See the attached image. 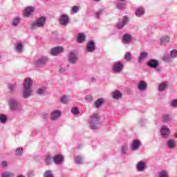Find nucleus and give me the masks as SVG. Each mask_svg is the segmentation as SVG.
<instances>
[{
    "label": "nucleus",
    "mask_w": 177,
    "mask_h": 177,
    "mask_svg": "<svg viewBox=\"0 0 177 177\" xmlns=\"http://www.w3.org/2000/svg\"><path fill=\"white\" fill-rule=\"evenodd\" d=\"M48 62L49 58L48 57H41L35 61V66L36 67H45Z\"/></svg>",
    "instance_id": "39448f33"
},
{
    "label": "nucleus",
    "mask_w": 177,
    "mask_h": 177,
    "mask_svg": "<svg viewBox=\"0 0 177 177\" xmlns=\"http://www.w3.org/2000/svg\"><path fill=\"white\" fill-rule=\"evenodd\" d=\"M85 41V35L84 33H79L77 35V42L82 44Z\"/></svg>",
    "instance_id": "473e14b6"
},
{
    "label": "nucleus",
    "mask_w": 177,
    "mask_h": 177,
    "mask_svg": "<svg viewBox=\"0 0 177 177\" xmlns=\"http://www.w3.org/2000/svg\"><path fill=\"white\" fill-rule=\"evenodd\" d=\"M85 99L87 102H92L93 100V97L91 95L86 96Z\"/></svg>",
    "instance_id": "8fccbe9b"
},
{
    "label": "nucleus",
    "mask_w": 177,
    "mask_h": 177,
    "mask_svg": "<svg viewBox=\"0 0 177 177\" xmlns=\"http://www.w3.org/2000/svg\"><path fill=\"white\" fill-rule=\"evenodd\" d=\"M122 42L124 45H129L132 42V35L128 33L124 34L122 37Z\"/></svg>",
    "instance_id": "9b49d317"
},
{
    "label": "nucleus",
    "mask_w": 177,
    "mask_h": 177,
    "mask_svg": "<svg viewBox=\"0 0 177 177\" xmlns=\"http://www.w3.org/2000/svg\"><path fill=\"white\" fill-rule=\"evenodd\" d=\"M64 71H66V69H64V68H60L59 70V73H64Z\"/></svg>",
    "instance_id": "5fc2aeb1"
},
{
    "label": "nucleus",
    "mask_w": 177,
    "mask_h": 177,
    "mask_svg": "<svg viewBox=\"0 0 177 177\" xmlns=\"http://www.w3.org/2000/svg\"><path fill=\"white\" fill-rule=\"evenodd\" d=\"M53 162L55 165H62L64 162V156L61 154L55 155L53 157Z\"/></svg>",
    "instance_id": "0eeeda50"
},
{
    "label": "nucleus",
    "mask_w": 177,
    "mask_h": 177,
    "mask_svg": "<svg viewBox=\"0 0 177 177\" xmlns=\"http://www.w3.org/2000/svg\"><path fill=\"white\" fill-rule=\"evenodd\" d=\"M140 146H142V142H140V140H135L131 144V150L133 151H136V150H139Z\"/></svg>",
    "instance_id": "dca6fc26"
},
{
    "label": "nucleus",
    "mask_w": 177,
    "mask_h": 177,
    "mask_svg": "<svg viewBox=\"0 0 177 177\" xmlns=\"http://www.w3.org/2000/svg\"><path fill=\"white\" fill-rule=\"evenodd\" d=\"M61 103H63V104H67L68 103H70V99L67 95H63L60 98Z\"/></svg>",
    "instance_id": "2f4dec72"
},
{
    "label": "nucleus",
    "mask_w": 177,
    "mask_h": 177,
    "mask_svg": "<svg viewBox=\"0 0 177 177\" xmlns=\"http://www.w3.org/2000/svg\"><path fill=\"white\" fill-rule=\"evenodd\" d=\"M128 21H129V19L128 18V16L124 15L123 17V19L122 21H120L117 25L116 27L118 30H122L123 27H125V26L128 24Z\"/></svg>",
    "instance_id": "f8f14e48"
},
{
    "label": "nucleus",
    "mask_w": 177,
    "mask_h": 177,
    "mask_svg": "<svg viewBox=\"0 0 177 177\" xmlns=\"http://www.w3.org/2000/svg\"><path fill=\"white\" fill-rule=\"evenodd\" d=\"M145 168H146V163H145L143 161L138 162V163L136 165V169L139 172H143Z\"/></svg>",
    "instance_id": "5701e85b"
},
{
    "label": "nucleus",
    "mask_w": 177,
    "mask_h": 177,
    "mask_svg": "<svg viewBox=\"0 0 177 177\" xmlns=\"http://www.w3.org/2000/svg\"><path fill=\"white\" fill-rule=\"evenodd\" d=\"M23 177H25V176H23Z\"/></svg>",
    "instance_id": "052dcab7"
},
{
    "label": "nucleus",
    "mask_w": 177,
    "mask_h": 177,
    "mask_svg": "<svg viewBox=\"0 0 177 177\" xmlns=\"http://www.w3.org/2000/svg\"><path fill=\"white\" fill-rule=\"evenodd\" d=\"M1 58V55H0V59Z\"/></svg>",
    "instance_id": "bf43d9fd"
},
{
    "label": "nucleus",
    "mask_w": 177,
    "mask_h": 177,
    "mask_svg": "<svg viewBox=\"0 0 177 177\" xmlns=\"http://www.w3.org/2000/svg\"><path fill=\"white\" fill-rule=\"evenodd\" d=\"M8 106L12 111H19L21 110V102H19L16 98L11 97L8 100Z\"/></svg>",
    "instance_id": "7ed1b4c3"
},
{
    "label": "nucleus",
    "mask_w": 177,
    "mask_h": 177,
    "mask_svg": "<svg viewBox=\"0 0 177 177\" xmlns=\"http://www.w3.org/2000/svg\"><path fill=\"white\" fill-rule=\"evenodd\" d=\"M44 162L46 165H52L53 162V157L52 155L48 153L44 156Z\"/></svg>",
    "instance_id": "4be33fe9"
},
{
    "label": "nucleus",
    "mask_w": 177,
    "mask_h": 177,
    "mask_svg": "<svg viewBox=\"0 0 177 177\" xmlns=\"http://www.w3.org/2000/svg\"><path fill=\"white\" fill-rule=\"evenodd\" d=\"M68 60L69 63H71V64H75L78 60V57L74 51H71L68 57Z\"/></svg>",
    "instance_id": "ddd939ff"
},
{
    "label": "nucleus",
    "mask_w": 177,
    "mask_h": 177,
    "mask_svg": "<svg viewBox=\"0 0 177 177\" xmlns=\"http://www.w3.org/2000/svg\"><path fill=\"white\" fill-rule=\"evenodd\" d=\"M167 146L168 149H175L176 147V142L174 140H169L167 141Z\"/></svg>",
    "instance_id": "393cba45"
},
{
    "label": "nucleus",
    "mask_w": 177,
    "mask_h": 177,
    "mask_svg": "<svg viewBox=\"0 0 177 177\" xmlns=\"http://www.w3.org/2000/svg\"><path fill=\"white\" fill-rule=\"evenodd\" d=\"M103 12H104V10H103V9H100L98 11L96 12L95 16H96L97 19H100V16H102V15H103Z\"/></svg>",
    "instance_id": "37998d69"
},
{
    "label": "nucleus",
    "mask_w": 177,
    "mask_h": 177,
    "mask_svg": "<svg viewBox=\"0 0 177 177\" xmlns=\"http://www.w3.org/2000/svg\"><path fill=\"white\" fill-rule=\"evenodd\" d=\"M27 176L28 177H33L34 176V171L32 170H29L27 173Z\"/></svg>",
    "instance_id": "09e8293b"
},
{
    "label": "nucleus",
    "mask_w": 177,
    "mask_h": 177,
    "mask_svg": "<svg viewBox=\"0 0 177 177\" xmlns=\"http://www.w3.org/2000/svg\"><path fill=\"white\" fill-rule=\"evenodd\" d=\"M37 95L44 96L46 93V86H41L36 90Z\"/></svg>",
    "instance_id": "b1692460"
},
{
    "label": "nucleus",
    "mask_w": 177,
    "mask_h": 177,
    "mask_svg": "<svg viewBox=\"0 0 177 177\" xmlns=\"http://www.w3.org/2000/svg\"><path fill=\"white\" fill-rule=\"evenodd\" d=\"M95 2H100L101 0H94Z\"/></svg>",
    "instance_id": "4d7b16f0"
},
{
    "label": "nucleus",
    "mask_w": 177,
    "mask_h": 177,
    "mask_svg": "<svg viewBox=\"0 0 177 177\" xmlns=\"http://www.w3.org/2000/svg\"><path fill=\"white\" fill-rule=\"evenodd\" d=\"M171 41V39L168 36H163L160 38V45H165Z\"/></svg>",
    "instance_id": "c85d7f7f"
},
{
    "label": "nucleus",
    "mask_w": 177,
    "mask_h": 177,
    "mask_svg": "<svg viewBox=\"0 0 177 177\" xmlns=\"http://www.w3.org/2000/svg\"><path fill=\"white\" fill-rule=\"evenodd\" d=\"M112 70L118 74L122 72V70H124V64L120 62H115L112 66Z\"/></svg>",
    "instance_id": "423d86ee"
},
{
    "label": "nucleus",
    "mask_w": 177,
    "mask_h": 177,
    "mask_svg": "<svg viewBox=\"0 0 177 177\" xmlns=\"http://www.w3.org/2000/svg\"><path fill=\"white\" fill-rule=\"evenodd\" d=\"M23 151V148L18 147L15 151L16 156H21V152Z\"/></svg>",
    "instance_id": "a18cd8bd"
},
{
    "label": "nucleus",
    "mask_w": 177,
    "mask_h": 177,
    "mask_svg": "<svg viewBox=\"0 0 177 177\" xmlns=\"http://www.w3.org/2000/svg\"><path fill=\"white\" fill-rule=\"evenodd\" d=\"M16 174L10 171H4L1 174V177H15Z\"/></svg>",
    "instance_id": "c756f323"
},
{
    "label": "nucleus",
    "mask_w": 177,
    "mask_h": 177,
    "mask_svg": "<svg viewBox=\"0 0 177 177\" xmlns=\"http://www.w3.org/2000/svg\"><path fill=\"white\" fill-rule=\"evenodd\" d=\"M71 113L73 114H75V115H77V114H80V111L78 110V109L77 107H73L71 109Z\"/></svg>",
    "instance_id": "c03bdc74"
},
{
    "label": "nucleus",
    "mask_w": 177,
    "mask_h": 177,
    "mask_svg": "<svg viewBox=\"0 0 177 177\" xmlns=\"http://www.w3.org/2000/svg\"><path fill=\"white\" fill-rule=\"evenodd\" d=\"M158 177H169V176L167 171L162 170L158 172Z\"/></svg>",
    "instance_id": "f704fd0d"
},
{
    "label": "nucleus",
    "mask_w": 177,
    "mask_h": 177,
    "mask_svg": "<svg viewBox=\"0 0 177 177\" xmlns=\"http://www.w3.org/2000/svg\"><path fill=\"white\" fill-rule=\"evenodd\" d=\"M124 59L127 60V62H129L131 59H132V54L129 52H127L124 55Z\"/></svg>",
    "instance_id": "a19ab883"
},
{
    "label": "nucleus",
    "mask_w": 177,
    "mask_h": 177,
    "mask_svg": "<svg viewBox=\"0 0 177 177\" xmlns=\"http://www.w3.org/2000/svg\"><path fill=\"white\" fill-rule=\"evenodd\" d=\"M168 86H169L168 82H162L159 85V87H158L159 92H164L165 89L168 88Z\"/></svg>",
    "instance_id": "a878e982"
},
{
    "label": "nucleus",
    "mask_w": 177,
    "mask_h": 177,
    "mask_svg": "<svg viewBox=\"0 0 177 177\" xmlns=\"http://www.w3.org/2000/svg\"><path fill=\"white\" fill-rule=\"evenodd\" d=\"M95 50H96V45L95 44V41H88L86 46L87 52H95Z\"/></svg>",
    "instance_id": "f3484780"
},
{
    "label": "nucleus",
    "mask_w": 177,
    "mask_h": 177,
    "mask_svg": "<svg viewBox=\"0 0 177 177\" xmlns=\"http://www.w3.org/2000/svg\"><path fill=\"white\" fill-rule=\"evenodd\" d=\"M160 133L164 139H168L169 138V133H171V130L167 126H162Z\"/></svg>",
    "instance_id": "6e6552de"
},
{
    "label": "nucleus",
    "mask_w": 177,
    "mask_h": 177,
    "mask_svg": "<svg viewBox=\"0 0 177 177\" xmlns=\"http://www.w3.org/2000/svg\"><path fill=\"white\" fill-rule=\"evenodd\" d=\"M95 107L99 108L101 105L103 104V100L102 98H99L95 103Z\"/></svg>",
    "instance_id": "79ce46f5"
},
{
    "label": "nucleus",
    "mask_w": 177,
    "mask_h": 177,
    "mask_svg": "<svg viewBox=\"0 0 177 177\" xmlns=\"http://www.w3.org/2000/svg\"><path fill=\"white\" fill-rule=\"evenodd\" d=\"M158 71H161V68H158Z\"/></svg>",
    "instance_id": "13d9d810"
},
{
    "label": "nucleus",
    "mask_w": 177,
    "mask_h": 177,
    "mask_svg": "<svg viewBox=\"0 0 177 177\" xmlns=\"http://www.w3.org/2000/svg\"><path fill=\"white\" fill-rule=\"evenodd\" d=\"M84 159V158L81 156H77L75 157V162H76V164H84V162H82V160Z\"/></svg>",
    "instance_id": "e433bc0d"
},
{
    "label": "nucleus",
    "mask_w": 177,
    "mask_h": 177,
    "mask_svg": "<svg viewBox=\"0 0 177 177\" xmlns=\"http://www.w3.org/2000/svg\"><path fill=\"white\" fill-rule=\"evenodd\" d=\"M35 12V8L32 6L27 7L25 8V12L24 13V17H30L32 16V13Z\"/></svg>",
    "instance_id": "2eb2a0df"
},
{
    "label": "nucleus",
    "mask_w": 177,
    "mask_h": 177,
    "mask_svg": "<svg viewBox=\"0 0 177 177\" xmlns=\"http://www.w3.org/2000/svg\"><path fill=\"white\" fill-rule=\"evenodd\" d=\"M138 89L141 92L146 91V89H147V84L146 83V82L143 80L140 81L138 84Z\"/></svg>",
    "instance_id": "aec40b11"
},
{
    "label": "nucleus",
    "mask_w": 177,
    "mask_h": 177,
    "mask_svg": "<svg viewBox=\"0 0 177 177\" xmlns=\"http://www.w3.org/2000/svg\"><path fill=\"white\" fill-rule=\"evenodd\" d=\"M145 124H146V120H144V119H141L140 121H139V125L140 127H145Z\"/></svg>",
    "instance_id": "de8ad7c7"
},
{
    "label": "nucleus",
    "mask_w": 177,
    "mask_h": 177,
    "mask_svg": "<svg viewBox=\"0 0 177 177\" xmlns=\"http://www.w3.org/2000/svg\"><path fill=\"white\" fill-rule=\"evenodd\" d=\"M64 50V49L62 46L54 47L50 50V55H52V56H57L58 55H60V53H62Z\"/></svg>",
    "instance_id": "4468645a"
},
{
    "label": "nucleus",
    "mask_w": 177,
    "mask_h": 177,
    "mask_svg": "<svg viewBox=\"0 0 177 177\" xmlns=\"http://www.w3.org/2000/svg\"><path fill=\"white\" fill-rule=\"evenodd\" d=\"M59 23L61 26H67V24L70 23V17L66 14L61 15L59 19Z\"/></svg>",
    "instance_id": "1a4fd4ad"
},
{
    "label": "nucleus",
    "mask_w": 177,
    "mask_h": 177,
    "mask_svg": "<svg viewBox=\"0 0 177 177\" xmlns=\"http://www.w3.org/2000/svg\"><path fill=\"white\" fill-rule=\"evenodd\" d=\"M117 8H118V9H122V4H121L120 3H119L117 5Z\"/></svg>",
    "instance_id": "6e6d98bb"
},
{
    "label": "nucleus",
    "mask_w": 177,
    "mask_h": 177,
    "mask_svg": "<svg viewBox=\"0 0 177 177\" xmlns=\"http://www.w3.org/2000/svg\"><path fill=\"white\" fill-rule=\"evenodd\" d=\"M49 117V115H48V113H44V115H43V118L44 119V120H47V118Z\"/></svg>",
    "instance_id": "864d4df0"
},
{
    "label": "nucleus",
    "mask_w": 177,
    "mask_h": 177,
    "mask_svg": "<svg viewBox=\"0 0 177 177\" xmlns=\"http://www.w3.org/2000/svg\"><path fill=\"white\" fill-rule=\"evenodd\" d=\"M163 122H169L171 121V115H164L162 117Z\"/></svg>",
    "instance_id": "ea45409f"
},
{
    "label": "nucleus",
    "mask_w": 177,
    "mask_h": 177,
    "mask_svg": "<svg viewBox=\"0 0 177 177\" xmlns=\"http://www.w3.org/2000/svg\"><path fill=\"white\" fill-rule=\"evenodd\" d=\"M6 121H8V118L6 117V115L1 114L0 115V122L1 124L6 123Z\"/></svg>",
    "instance_id": "4c0bfd02"
},
{
    "label": "nucleus",
    "mask_w": 177,
    "mask_h": 177,
    "mask_svg": "<svg viewBox=\"0 0 177 177\" xmlns=\"http://www.w3.org/2000/svg\"><path fill=\"white\" fill-rule=\"evenodd\" d=\"M112 96L113 99L118 100L122 97V94L121 93V92H120V91L116 90L112 93Z\"/></svg>",
    "instance_id": "cd10ccee"
},
{
    "label": "nucleus",
    "mask_w": 177,
    "mask_h": 177,
    "mask_svg": "<svg viewBox=\"0 0 177 177\" xmlns=\"http://www.w3.org/2000/svg\"><path fill=\"white\" fill-rule=\"evenodd\" d=\"M172 107H177V99L171 102Z\"/></svg>",
    "instance_id": "603ef678"
},
{
    "label": "nucleus",
    "mask_w": 177,
    "mask_h": 177,
    "mask_svg": "<svg viewBox=\"0 0 177 177\" xmlns=\"http://www.w3.org/2000/svg\"><path fill=\"white\" fill-rule=\"evenodd\" d=\"M1 166L2 167V168H6V167H8V162L2 161L1 162Z\"/></svg>",
    "instance_id": "3c124183"
},
{
    "label": "nucleus",
    "mask_w": 177,
    "mask_h": 177,
    "mask_svg": "<svg viewBox=\"0 0 177 177\" xmlns=\"http://www.w3.org/2000/svg\"><path fill=\"white\" fill-rule=\"evenodd\" d=\"M145 15V8H139L136 10V15L138 17H140Z\"/></svg>",
    "instance_id": "7c9ffc66"
},
{
    "label": "nucleus",
    "mask_w": 177,
    "mask_h": 177,
    "mask_svg": "<svg viewBox=\"0 0 177 177\" xmlns=\"http://www.w3.org/2000/svg\"><path fill=\"white\" fill-rule=\"evenodd\" d=\"M32 79L28 77L26 78L24 82V91H23V97L25 99H28L32 95Z\"/></svg>",
    "instance_id": "f257e3e1"
},
{
    "label": "nucleus",
    "mask_w": 177,
    "mask_h": 177,
    "mask_svg": "<svg viewBox=\"0 0 177 177\" xmlns=\"http://www.w3.org/2000/svg\"><path fill=\"white\" fill-rule=\"evenodd\" d=\"M148 56H149V53H147V52L140 53V56L138 59V63H139V64L143 63L145 59H147Z\"/></svg>",
    "instance_id": "412c9836"
},
{
    "label": "nucleus",
    "mask_w": 177,
    "mask_h": 177,
    "mask_svg": "<svg viewBox=\"0 0 177 177\" xmlns=\"http://www.w3.org/2000/svg\"><path fill=\"white\" fill-rule=\"evenodd\" d=\"M73 13H78L80 12V7L75 6L72 8Z\"/></svg>",
    "instance_id": "49530a36"
},
{
    "label": "nucleus",
    "mask_w": 177,
    "mask_h": 177,
    "mask_svg": "<svg viewBox=\"0 0 177 177\" xmlns=\"http://www.w3.org/2000/svg\"><path fill=\"white\" fill-rule=\"evenodd\" d=\"M60 115H62V111L59 110H55L51 113L50 119L53 121H56V120H57V118H59Z\"/></svg>",
    "instance_id": "6ab92c4d"
},
{
    "label": "nucleus",
    "mask_w": 177,
    "mask_h": 177,
    "mask_svg": "<svg viewBox=\"0 0 177 177\" xmlns=\"http://www.w3.org/2000/svg\"><path fill=\"white\" fill-rule=\"evenodd\" d=\"M21 21V19L19 17H15L12 19V24L14 27H17V26H19L20 24V22Z\"/></svg>",
    "instance_id": "72a5a7b5"
},
{
    "label": "nucleus",
    "mask_w": 177,
    "mask_h": 177,
    "mask_svg": "<svg viewBox=\"0 0 177 177\" xmlns=\"http://www.w3.org/2000/svg\"><path fill=\"white\" fill-rule=\"evenodd\" d=\"M147 66L151 68H157L160 66V62L157 59H150L147 63Z\"/></svg>",
    "instance_id": "a211bd4d"
},
{
    "label": "nucleus",
    "mask_w": 177,
    "mask_h": 177,
    "mask_svg": "<svg viewBox=\"0 0 177 177\" xmlns=\"http://www.w3.org/2000/svg\"><path fill=\"white\" fill-rule=\"evenodd\" d=\"M128 150V145L125 144L121 147L122 156H127V151Z\"/></svg>",
    "instance_id": "c9c22d12"
},
{
    "label": "nucleus",
    "mask_w": 177,
    "mask_h": 177,
    "mask_svg": "<svg viewBox=\"0 0 177 177\" xmlns=\"http://www.w3.org/2000/svg\"><path fill=\"white\" fill-rule=\"evenodd\" d=\"M8 88L10 91V92H15V90L16 89V84H8Z\"/></svg>",
    "instance_id": "58836bf2"
},
{
    "label": "nucleus",
    "mask_w": 177,
    "mask_h": 177,
    "mask_svg": "<svg viewBox=\"0 0 177 177\" xmlns=\"http://www.w3.org/2000/svg\"><path fill=\"white\" fill-rule=\"evenodd\" d=\"M177 57V50H172L170 52V55H167L163 57L164 62H171L172 59H175Z\"/></svg>",
    "instance_id": "9d476101"
},
{
    "label": "nucleus",
    "mask_w": 177,
    "mask_h": 177,
    "mask_svg": "<svg viewBox=\"0 0 177 177\" xmlns=\"http://www.w3.org/2000/svg\"><path fill=\"white\" fill-rule=\"evenodd\" d=\"M90 128L91 129H99L100 125V116L97 113H94L90 116Z\"/></svg>",
    "instance_id": "f03ea898"
},
{
    "label": "nucleus",
    "mask_w": 177,
    "mask_h": 177,
    "mask_svg": "<svg viewBox=\"0 0 177 177\" xmlns=\"http://www.w3.org/2000/svg\"><path fill=\"white\" fill-rule=\"evenodd\" d=\"M45 23H46V17H40L32 22L31 25V30H37V28H41L45 26Z\"/></svg>",
    "instance_id": "20e7f679"
},
{
    "label": "nucleus",
    "mask_w": 177,
    "mask_h": 177,
    "mask_svg": "<svg viewBox=\"0 0 177 177\" xmlns=\"http://www.w3.org/2000/svg\"><path fill=\"white\" fill-rule=\"evenodd\" d=\"M14 49L17 53H21L23 52V43L15 44Z\"/></svg>",
    "instance_id": "bb28decb"
}]
</instances>
